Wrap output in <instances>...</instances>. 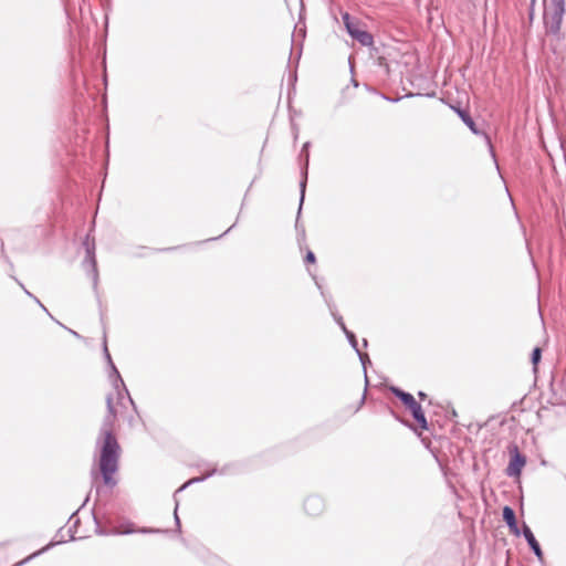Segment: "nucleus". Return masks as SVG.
Returning a JSON list of instances; mask_svg holds the SVG:
<instances>
[{
  "mask_svg": "<svg viewBox=\"0 0 566 566\" xmlns=\"http://www.w3.org/2000/svg\"><path fill=\"white\" fill-rule=\"evenodd\" d=\"M106 405L107 412L103 419L96 444L99 447V471L103 482L106 486L113 489L117 484V480L114 478V474L118 470L120 446L113 432L116 420V410L113 406L112 396L107 397Z\"/></svg>",
  "mask_w": 566,
  "mask_h": 566,
  "instance_id": "1",
  "label": "nucleus"
},
{
  "mask_svg": "<svg viewBox=\"0 0 566 566\" xmlns=\"http://www.w3.org/2000/svg\"><path fill=\"white\" fill-rule=\"evenodd\" d=\"M343 21L347 33L363 46H371L374 44V36L366 30H361L357 23L352 21L349 13L343 14Z\"/></svg>",
  "mask_w": 566,
  "mask_h": 566,
  "instance_id": "2",
  "label": "nucleus"
},
{
  "mask_svg": "<svg viewBox=\"0 0 566 566\" xmlns=\"http://www.w3.org/2000/svg\"><path fill=\"white\" fill-rule=\"evenodd\" d=\"M83 245L85 247L86 251L85 259L83 260V266L86 270V272L92 276L93 286L94 289H96L98 283V271L95 256V243L94 241L90 242L88 234L86 235Z\"/></svg>",
  "mask_w": 566,
  "mask_h": 566,
  "instance_id": "3",
  "label": "nucleus"
},
{
  "mask_svg": "<svg viewBox=\"0 0 566 566\" xmlns=\"http://www.w3.org/2000/svg\"><path fill=\"white\" fill-rule=\"evenodd\" d=\"M229 469L230 467L229 465H224L223 468H221L220 470L217 469L216 467H212L210 470H208V472L201 476H196V478H192L190 480H188L185 484H182L175 493V496L177 495L178 492H181L184 491L185 489H187L189 485L193 484V483H199V482H203L205 480H207L208 478L214 475V474H226L229 472ZM176 501V506H175V521H176V524L177 526L179 527L180 526V520H179V516L177 514V510H178V501L175 499Z\"/></svg>",
  "mask_w": 566,
  "mask_h": 566,
  "instance_id": "4",
  "label": "nucleus"
},
{
  "mask_svg": "<svg viewBox=\"0 0 566 566\" xmlns=\"http://www.w3.org/2000/svg\"><path fill=\"white\" fill-rule=\"evenodd\" d=\"M565 10H555L545 8L544 10V24L547 32L557 35L560 31Z\"/></svg>",
  "mask_w": 566,
  "mask_h": 566,
  "instance_id": "5",
  "label": "nucleus"
},
{
  "mask_svg": "<svg viewBox=\"0 0 566 566\" xmlns=\"http://www.w3.org/2000/svg\"><path fill=\"white\" fill-rule=\"evenodd\" d=\"M510 455L511 459L506 468V474L509 476H518L526 463V458L520 452L517 446L515 444L510 447Z\"/></svg>",
  "mask_w": 566,
  "mask_h": 566,
  "instance_id": "6",
  "label": "nucleus"
},
{
  "mask_svg": "<svg viewBox=\"0 0 566 566\" xmlns=\"http://www.w3.org/2000/svg\"><path fill=\"white\" fill-rule=\"evenodd\" d=\"M310 146L311 143L306 142L301 150L300 158L303 161L302 163V180L300 182V208L303 206L304 198H305V189H306V182H307V170H308V164H310Z\"/></svg>",
  "mask_w": 566,
  "mask_h": 566,
  "instance_id": "7",
  "label": "nucleus"
},
{
  "mask_svg": "<svg viewBox=\"0 0 566 566\" xmlns=\"http://www.w3.org/2000/svg\"><path fill=\"white\" fill-rule=\"evenodd\" d=\"M104 356H105V358H106V360H107V363H108V365H109V367L112 369V374H111L109 377H112V376L115 377L114 380H113V385H114L115 389L118 390L119 385H120L123 387L125 394L127 396H129L128 390L125 387V384H124V381H123V379H122V377L119 375V371L117 370L116 366L114 365V363L112 360L111 354H109V352L107 349L106 340H104ZM128 399H129L130 403L135 407V403H134L133 399L130 397H128Z\"/></svg>",
  "mask_w": 566,
  "mask_h": 566,
  "instance_id": "8",
  "label": "nucleus"
},
{
  "mask_svg": "<svg viewBox=\"0 0 566 566\" xmlns=\"http://www.w3.org/2000/svg\"><path fill=\"white\" fill-rule=\"evenodd\" d=\"M522 533H523V536L525 538V541L527 542L530 548L532 549V552L534 553V555L539 559L542 560L543 559V552H542V548H541V545L539 543L537 542V539L535 538L532 530L528 527L527 524H523V530H522Z\"/></svg>",
  "mask_w": 566,
  "mask_h": 566,
  "instance_id": "9",
  "label": "nucleus"
},
{
  "mask_svg": "<svg viewBox=\"0 0 566 566\" xmlns=\"http://www.w3.org/2000/svg\"><path fill=\"white\" fill-rule=\"evenodd\" d=\"M304 509L308 515H319L324 510V501L317 495L308 496L304 502Z\"/></svg>",
  "mask_w": 566,
  "mask_h": 566,
  "instance_id": "10",
  "label": "nucleus"
},
{
  "mask_svg": "<svg viewBox=\"0 0 566 566\" xmlns=\"http://www.w3.org/2000/svg\"><path fill=\"white\" fill-rule=\"evenodd\" d=\"M503 520L507 524L510 531L515 535L520 536L521 531L517 526V521L515 516V512L511 506H504L502 512Z\"/></svg>",
  "mask_w": 566,
  "mask_h": 566,
  "instance_id": "11",
  "label": "nucleus"
},
{
  "mask_svg": "<svg viewBox=\"0 0 566 566\" xmlns=\"http://www.w3.org/2000/svg\"><path fill=\"white\" fill-rule=\"evenodd\" d=\"M390 391L397 397L407 409H410L417 401L413 396L399 387H390Z\"/></svg>",
  "mask_w": 566,
  "mask_h": 566,
  "instance_id": "12",
  "label": "nucleus"
},
{
  "mask_svg": "<svg viewBox=\"0 0 566 566\" xmlns=\"http://www.w3.org/2000/svg\"><path fill=\"white\" fill-rule=\"evenodd\" d=\"M415 421L419 424V427L423 430H428V421L426 415L422 410V407L419 402H416L410 409H408Z\"/></svg>",
  "mask_w": 566,
  "mask_h": 566,
  "instance_id": "13",
  "label": "nucleus"
},
{
  "mask_svg": "<svg viewBox=\"0 0 566 566\" xmlns=\"http://www.w3.org/2000/svg\"><path fill=\"white\" fill-rule=\"evenodd\" d=\"M453 109L455 111V113L459 115V117L462 119V122L470 128V130L474 135L480 134L479 128L476 127L473 118L470 116L468 111L460 108V107H454Z\"/></svg>",
  "mask_w": 566,
  "mask_h": 566,
  "instance_id": "14",
  "label": "nucleus"
},
{
  "mask_svg": "<svg viewBox=\"0 0 566 566\" xmlns=\"http://www.w3.org/2000/svg\"><path fill=\"white\" fill-rule=\"evenodd\" d=\"M94 520H95V522H96V524H97L96 533H97L98 535L132 534V533H134V532H135V530H133L132 527H129V528H125V530H118V528H116V527H112V528H109V530H106V528H103V527H101V526H99V524H98V521H97V517H96V516H94Z\"/></svg>",
  "mask_w": 566,
  "mask_h": 566,
  "instance_id": "15",
  "label": "nucleus"
},
{
  "mask_svg": "<svg viewBox=\"0 0 566 566\" xmlns=\"http://www.w3.org/2000/svg\"><path fill=\"white\" fill-rule=\"evenodd\" d=\"M62 543V541H57V542H50L46 546L42 547L41 549L34 552L33 554L29 555L28 557H25L24 559L15 563L13 566H22L27 563H29L30 560H32L33 558L40 556L41 554H43L44 552L49 551L50 548H52L53 546L57 545Z\"/></svg>",
  "mask_w": 566,
  "mask_h": 566,
  "instance_id": "16",
  "label": "nucleus"
},
{
  "mask_svg": "<svg viewBox=\"0 0 566 566\" xmlns=\"http://www.w3.org/2000/svg\"><path fill=\"white\" fill-rule=\"evenodd\" d=\"M328 307H329V311H331V314L334 318V321L337 323V325L342 328V331L345 333L346 331H348V328L346 327L345 323H344V319L343 317L336 312L335 310V305H332V304H328Z\"/></svg>",
  "mask_w": 566,
  "mask_h": 566,
  "instance_id": "17",
  "label": "nucleus"
},
{
  "mask_svg": "<svg viewBox=\"0 0 566 566\" xmlns=\"http://www.w3.org/2000/svg\"><path fill=\"white\" fill-rule=\"evenodd\" d=\"M344 334H345L348 343L353 347V349H355V352L357 353V350H359V348H358V342H357L355 334L349 329L346 331Z\"/></svg>",
  "mask_w": 566,
  "mask_h": 566,
  "instance_id": "18",
  "label": "nucleus"
},
{
  "mask_svg": "<svg viewBox=\"0 0 566 566\" xmlns=\"http://www.w3.org/2000/svg\"><path fill=\"white\" fill-rule=\"evenodd\" d=\"M542 358V349L539 347H535L532 352L531 361L534 366H536Z\"/></svg>",
  "mask_w": 566,
  "mask_h": 566,
  "instance_id": "19",
  "label": "nucleus"
},
{
  "mask_svg": "<svg viewBox=\"0 0 566 566\" xmlns=\"http://www.w3.org/2000/svg\"><path fill=\"white\" fill-rule=\"evenodd\" d=\"M357 355H358L359 360L364 367L365 379L367 380L366 364L370 363V359L367 354L361 353L360 350H357Z\"/></svg>",
  "mask_w": 566,
  "mask_h": 566,
  "instance_id": "20",
  "label": "nucleus"
},
{
  "mask_svg": "<svg viewBox=\"0 0 566 566\" xmlns=\"http://www.w3.org/2000/svg\"><path fill=\"white\" fill-rule=\"evenodd\" d=\"M549 1H551L549 9L565 10V0H549Z\"/></svg>",
  "mask_w": 566,
  "mask_h": 566,
  "instance_id": "21",
  "label": "nucleus"
},
{
  "mask_svg": "<svg viewBox=\"0 0 566 566\" xmlns=\"http://www.w3.org/2000/svg\"><path fill=\"white\" fill-rule=\"evenodd\" d=\"M315 260H316V258H315L314 252H312V251H307V253H306V255H305L304 261H305L306 263H314V262H315Z\"/></svg>",
  "mask_w": 566,
  "mask_h": 566,
  "instance_id": "22",
  "label": "nucleus"
},
{
  "mask_svg": "<svg viewBox=\"0 0 566 566\" xmlns=\"http://www.w3.org/2000/svg\"><path fill=\"white\" fill-rule=\"evenodd\" d=\"M301 211L302 209L300 210L298 209V212H297V219H296V223H295V228H296V231H301L302 232V235L305 234V230H304V227H301L300 223H298V217L301 214Z\"/></svg>",
  "mask_w": 566,
  "mask_h": 566,
  "instance_id": "23",
  "label": "nucleus"
},
{
  "mask_svg": "<svg viewBox=\"0 0 566 566\" xmlns=\"http://www.w3.org/2000/svg\"><path fill=\"white\" fill-rule=\"evenodd\" d=\"M15 281L19 283V285L23 289L24 293H25L29 297H31V298H32V296H34L32 293H30V292L24 287V285H23L21 282H19L17 279H15Z\"/></svg>",
  "mask_w": 566,
  "mask_h": 566,
  "instance_id": "24",
  "label": "nucleus"
},
{
  "mask_svg": "<svg viewBox=\"0 0 566 566\" xmlns=\"http://www.w3.org/2000/svg\"><path fill=\"white\" fill-rule=\"evenodd\" d=\"M534 11H535L534 7H531V6H530V8H528V17H530V20H533V18H534Z\"/></svg>",
  "mask_w": 566,
  "mask_h": 566,
  "instance_id": "25",
  "label": "nucleus"
},
{
  "mask_svg": "<svg viewBox=\"0 0 566 566\" xmlns=\"http://www.w3.org/2000/svg\"><path fill=\"white\" fill-rule=\"evenodd\" d=\"M140 533H155L159 532L158 530H151V528H142L139 530Z\"/></svg>",
  "mask_w": 566,
  "mask_h": 566,
  "instance_id": "26",
  "label": "nucleus"
},
{
  "mask_svg": "<svg viewBox=\"0 0 566 566\" xmlns=\"http://www.w3.org/2000/svg\"><path fill=\"white\" fill-rule=\"evenodd\" d=\"M418 397L420 398V400L427 399V395L423 391H418Z\"/></svg>",
  "mask_w": 566,
  "mask_h": 566,
  "instance_id": "27",
  "label": "nucleus"
},
{
  "mask_svg": "<svg viewBox=\"0 0 566 566\" xmlns=\"http://www.w3.org/2000/svg\"><path fill=\"white\" fill-rule=\"evenodd\" d=\"M39 306H40V307H41V308H42V310H43V311H44V312H45V313H46L51 318H53V317H52V315L50 314V312L48 311V308H46L42 303H41Z\"/></svg>",
  "mask_w": 566,
  "mask_h": 566,
  "instance_id": "28",
  "label": "nucleus"
},
{
  "mask_svg": "<svg viewBox=\"0 0 566 566\" xmlns=\"http://www.w3.org/2000/svg\"><path fill=\"white\" fill-rule=\"evenodd\" d=\"M39 306H40V307H41V308H42V310H43V311H44V312H45V313H46L51 318H53V317H52V315L50 314V312L48 311V308H46L42 303H41Z\"/></svg>",
  "mask_w": 566,
  "mask_h": 566,
  "instance_id": "29",
  "label": "nucleus"
},
{
  "mask_svg": "<svg viewBox=\"0 0 566 566\" xmlns=\"http://www.w3.org/2000/svg\"><path fill=\"white\" fill-rule=\"evenodd\" d=\"M32 300H33L38 305H40V304H41V301H40L36 296H32Z\"/></svg>",
  "mask_w": 566,
  "mask_h": 566,
  "instance_id": "30",
  "label": "nucleus"
},
{
  "mask_svg": "<svg viewBox=\"0 0 566 566\" xmlns=\"http://www.w3.org/2000/svg\"><path fill=\"white\" fill-rule=\"evenodd\" d=\"M400 98H401V97H398V98H387V97H386V99H387V101H389V102H398Z\"/></svg>",
  "mask_w": 566,
  "mask_h": 566,
  "instance_id": "31",
  "label": "nucleus"
},
{
  "mask_svg": "<svg viewBox=\"0 0 566 566\" xmlns=\"http://www.w3.org/2000/svg\"><path fill=\"white\" fill-rule=\"evenodd\" d=\"M69 331H70V333H71L73 336H75V337H80V335H78L75 331H72V329H69Z\"/></svg>",
  "mask_w": 566,
  "mask_h": 566,
  "instance_id": "32",
  "label": "nucleus"
},
{
  "mask_svg": "<svg viewBox=\"0 0 566 566\" xmlns=\"http://www.w3.org/2000/svg\"><path fill=\"white\" fill-rule=\"evenodd\" d=\"M88 500H90V495H86V497H85V500H84V502H83L82 506H84V505L88 502Z\"/></svg>",
  "mask_w": 566,
  "mask_h": 566,
  "instance_id": "33",
  "label": "nucleus"
},
{
  "mask_svg": "<svg viewBox=\"0 0 566 566\" xmlns=\"http://www.w3.org/2000/svg\"><path fill=\"white\" fill-rule=\"evenodd\" d=\"M363 345H364V347H367L368 342H367V339H366V338H364V339H363Z\"/></svg>",
  "mask_w": 566,
  "mask_h": 566,
  "instance_id": "34",
  "label": "nucleus"
},
{
  "mask_svg": "<svg viewBox=\"0 0 566 566\" xmlns=\"http://www.w3.org/2000/svg\"><path fill=\"white\" fill-rule=\"evenodd\" d=\"M535 2H536V0H531L530 6H531V7H535Z\"/></svg>",
  "mask_w": 566,
  "mask_h": 566,
  "instance_id": "35",
  "label": "nucleus"
},
{
  "mask_svg": "<svg viewBox=\"0 0 566 566\" xmlns=\"http://www.w3.org/2000/svg\"><path fill=\"white\" fill-rule=\"evenodd\" d=\"M232 228H233V226H231L229 229H227V231H226L223 234H226V233L230 232V230H231Z\"/></svg>",
  "mask_w": 566,
  "mask_h": 566,
  "instance_id": "36",
  "label": "nucleus"
},
{
  "mask_svg": "<svg viewBox=\"0 0 566 566\" xmlns=\"http://www.w3.org/2000/svg\"><path fill=\"white\" fill-rule=\"evenodd\" d=\"M352 84H354V86H357V82L355 80L352 81Z\"/></svg>",
  "mask_w": 566,
  "mask_h": 566,
  "instance_id": "37",
  "label": "nucleus"
},
{
  "mask_svg": "<svg viewBox=\"0 0 566 566\" xmlns=\"http://www.w3.org/2000/svg\"><path fill=\"white\" fill-rule=\"evenodd\" d=\"M352 84H354V86H357V82L355 80L352 81Z\"/></svg>",
  "mask_w": 566,
  "mask_h": 566,
  "instance_id": "38",
  "label": "nucleus"
},
{
  "mask_svg": "<svg viewBox=\"0 0 566 566\" xmlns=\"http://www.w3.org/2000/svg\"><path fill=\"white\" fill-rule=\"evenodd\" d=\"M544 4L546 3V0H543Z\"/></svg>",
  "mask_w": 566,
  "mask_h": 566,
  "instance_id": "39",
  "label": "nucleus"
}]
</instances>
